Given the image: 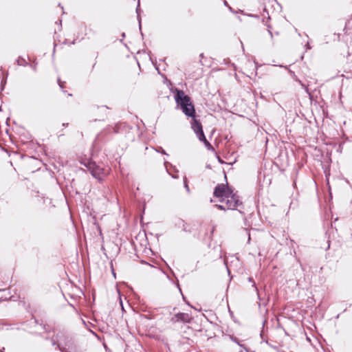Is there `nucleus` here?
Instances as JSON below:
<instances>
[{
	"label": "nucleus",
	"mask_w": 352,
	"mask_h": 352,
	"mask_svg": "<svg viewBox=\"0 0 352 352\" xmlns=\"http://www.w3.org/2000/svg\"><path fill=\"white\" fill-rule=\"evenodd\" d=\"M175 100L178 106L180 107L183 113L188 117H195V111L194 105L191 102L190 98L186 95L184 91L175 89Z\"/></svg>",
	"instance_id": "1"
},
{
	"label": "nucleus",
	"mask_w": 352,
	"mask_h": 352,
	"mask_svg": "<svg viewBox=\"0 0 352 352\" xmlns=\"http://www.w3.org/2000/svg\"><path fill=\"white\" fill-rule=\"evenodd\" d=\"M269 33L271 35V36H272V33L271 32V31L269 30Z\"/></svg>",
	"instance_id": "16"
},
{
	"label": "nucleus",
	"mask_w": 352,
	"mask_h": 352,
	"mask_svg": "<svg viewBox=\"0 0 352 352\" xmlns=\"http://www.w3.org/2000/svg\"><path fill=\"white\" fill-rule=\"evenodd\" d=\"M139 8H140V0H138V7H137V9H136L138 14L139 13Z\"/></svg>",
	"instance_id": "10"
},
{
	"label": "nucleus",
	"mask_w": 352,
	"mask_h": 352,
	"mask_svg": "<svg viewBox=\"0 0 352 352\" xmlns=\"http://www.w3.org/2000/svg\"><path fill=\"white\" fill-rule=\"evenodd\" d=\"M192 122H191V127L194 132L196 133L198 139L204 138V133L202 129L201 124L195 118V117H191Z\"/></svg>",
	"instance_id": "5"
},
{
	"label": "nucleus",
	"mask_w": 352,
	"mask_h": 352,
	"mask_svg": "<svg viewBox=\"0 0 352 352\" xmlns=\"http://www.w3.org/2000/svg\"><path fill=\"white\" fill-rule=\"evenodd\" d=\"M17 63H18V65H21V60H20V59H18L17 60Z\"/></svg>",
	"instance_id": "15"
},
{
	"label": "nucleus",
	"mask_w": 352,
	"mask_h": 352,
	"mask_svg": "<svg viewBox=\"0 0 352 352\" xmlns=\"http://www.w3.org/2000/svg\"><path fill=\"white\" fill-rule=\"evenodd\" d=\"M160 149H161V151H160V152H161L162 153H163V154H164V155H166V153L165 152V151H164V150H163L162 148H160Z\"/></svg>",
	"instance_id": "12"
},
{
	"label": "nucleus",
	"mask_w": 352,
	"mask_h": 352,
	"mask_svg": "<svg viewBox=\"0 0 352 352\" xmlns=\"http://www.w3.org/2000/svg\"><path fill=\"white\" fill-rule=\"evenodd\" d=\"M191 319H192V318L188 314L178 313L171 317L170 321L173 323H176V322H181L183 323H188L190 322Z\"/></svg>",
	"instance_id": "6"
},
{
	"label": "nucleus",
	"mask_w": 352,
	"mask_h": 352,
	"mask_svg": "<svg viewBox=\"0 0 352 352\" xmlns=\"http://www.w3.org/2000/svg\"><path fill=\"white\" fill-rule=\"evenodd\" d=\"M248 280H249V281H250V282H252V283H253V286H254V287H255V283H254V281H253L252 278H249V279H248Z\"/></svg>",
	"instance_id": "11"
},
{
	"label": "nucleus",
	"mask_w": 352,
	"mask_h": 352,
	"mask_svg": "<svg viewBox=\"0 0 352 352\" xmlns=\"http://www.w3.org/2000/svg\"><path fill=\"white\" fill-rule=\"evenodd\" d=\"M225 201L222 204H217L216 206L220 210H234L241 204L236 195L230 190V194L227 195L225 197Z\"/></svg>",
	"instance_id": "2"
},
{
	"label": "nucleus",
	"mask_w": 352,
	"mask_h": 352,
	"mask_svg": "<svg viewBox=\"0 0 352 352\" xmlns=\"http://www.w3.org/2000/svg\"><path fill=\"white\" fill-rule=\"evenodd\" d=\"M248 240L250 241V236L249 235L248 236Z\"/></svg>",
	"instance_id": "18"
},
{
	"label": "nucleus",
	"mask_w": 352,
	"mask_h": 352,
	"mask_svg": "<svg viewBox=\"0 0 352 352\" xmlns=\"http://www.w3.org/2000/svg\"><path fill=\"white\" fill-rule=\"evenodd\" d=\"M199 141L202 142L204 143L205 146L208 148V149H210L212 148V146L211 144H210V142L206 140V137L204 136V138H201L199 140Z\"/></svg>",
	"instance_id": "7"
},
{
	"label": "nucleus",
	"mask_w": 352,
	"mask_h": 352,
	"mask_svg": "<svg viewBox=\"0 0 352 352\" xmlns=\"http://www.w3.org/2000/svg\"><path fill=\"white\" fill-rule=\"evenodd\" d=\"M17 63H18V65H21V60H20V59H18L17 60Z\"/></svg>",
	"instance_id": "14"
},
{
	"label": "nucleus",
	"mask_w": 352,
	"mask_h": 352,
	"mask_svg": "<svg viewBox=\"0 0 352 352\" xmlns=\"http://www.w3.org/2000/svg\"><path fill=\"white\" fill-rule=\"evenodd\" d=\"M88 168L93 177L98 180H102L107 173L104 168L97 165L95 162H89Z\"/></svg>",
	"instance_id": "3"
},
{
	"label": "nucleus",
	"mask_w": 352,
	"mask_h": 352,
	"mask_svg": "<svg viewBox=\"0 0 352 352\" xmlns=\"http://www.w3.org/2000/svg\"><path fill=\"white\" fill-rule=\"evenodd\" d=\"M184 187L186 189V190L188 192H190V189H189L188 185L187 184V179L186 177L184 178Z\"/></svg>",
	"instance_id": "8"
},
{
	"label": "nucleus",
	"mask_w": 352,
	"mask_h": 352,
	"mask_svg": "<svg viewBox=\"0 0 352 352\" xmlns=\"http://www.w3.org/2000/svg\"><path fill=\"white\" fill-rule=\"evenodd\" d=\"M164 164H165V167H166V169L168 173L171 175V173L169 172V170L168 169V166H167L168 162L165 161L164 162ZM172 177L173 178H177L178 177L177 175H172Z\"/></svg>",
	"instance_id": "9"
},
{
	"label": "nucleus",
	"mask_w": 352,
	"mask_h": 352,
	"mask_svg": "<svg viewBox=\"0 0 352 352\" xmlns=\"http://www.w3.org/2000/svg\"><path fill=\"white\" fill-rule=\"evenodd\" d=\"M231 189L228 186L224 184H218L214 190V196L219 198V201L223 203L225 201V197L230 194Z\"/></svg>",
	"instance_id": "4"
},
{
	"label": "nucleus",
	"mask_w": 352,
	"mask_h": 352,
	"mask_svg": "<svg viewBox=\"0 0 352 352\" xmlns=\"http://www.w3.org/2000/svg\"><path fill=\"white\" fill-rule=\"evenodd\" d=\"M67 125H68L67 123V124H65V123L63 124V126H67Z\"/></svg>",
	"instance_id": "17"
},
{
	"label": "nucleus",
	"mask_w": 352,
	"mask_h": 352,
	"mask_svg": "<svg viewBox=\"0 0 352 352\" xmlns=\"http://www.w3.org/2000/svg\"><path fill=\"white\" fill-rule=\"evenodd\" d=\"M58 84H59L60 87H63L62 82L60 81V80H58Z\"/></svg>",
	"instance_id": "13"
}]
</instances>
